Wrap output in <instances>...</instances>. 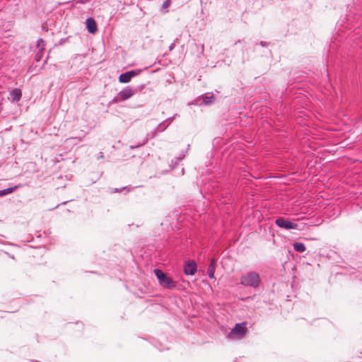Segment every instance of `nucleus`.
<instances>
[{"label": "nucleus", "instance_id": "obj_16", "mask_svg": "<svg viewBox=\"0 0 362 362\" xmlns=\"http://www.w3.org/2000/svg\"><path fill=\"white\" fill-rule=\"evenodd\" d=\"M147 141H148V139H145L142 143H141V144H137V145H136V146H130V148H131V149H134V148H139V147H140V146H144V145L147 142Z\"/></svg>", "mask_w": 362, "mask_h": 362}, {"label": "nucleus", "instance_id": "obj_18", "mask_svg": "<svg viewBox=\"0 0 362 362\" xmlns=\"http://www.w3.org/2000/svg\"><path fill=\"white\" fill-rule=\"evenodd\" d=\"M42 54H43V52H40L39 51V52L35 56L36 61L39 62L41 59V58L42 57Z\"/></svg>", "mask_w": 362, "mask_h": 362}, {"label": "nucleus", "instance_id": "obj_22", "mask_svg": "<svg viewBox=\"0 0 362 362\" xmlns=\"http://www.w3.org/2000/svg\"><path fill=\"white\" fill-rule=\"evenodd\" d=\"M119 192V189H117V188H115V189H114L112 190V192Z\"/></svg>", "mask_w": 362, "mask_h": 362}, {"label": "nucleus", "instance_id": "obj_23", "mask_svg": "<svg viewBox=\"0 0 362 362\" xmlns=\"http://www.w3.org/2000/svg\"><path fill=\"white\" fill-rule=\"evenodd\" d=\"M69 139H78V141H81V139L77 137H71Z\"/></svg>", "mask_w": 362, "mask_h": 362}, {"label": "nucleus", "instance_id": "obj_8", "mask_svg": "<svg viewBox=\"0 0 362 362\" xmlns=\"http://www.w3.org/2000/svg\"><path fill=\"white\" fill-rule=\"evenodd\" d=\"M86 24L87 30L90 33L94 34L97 32L98 26H97L96 21H95V19L93 18H91V17L88 18L86 19Z\"/></svg>", "mask_w": 362, "mask_h": 362}, {"label": "nucleus", "instance_id": "obj_9", "mask_svg": "<svg viewBox=\"0 0 362 362\" xmlns=\"http://www.w3.org/2000/svg\"><path fill=\"white\" fill-rule=\"evenodd\" d=\"M12 102H18L22 97V91L20 88H14L10 91Z\"/></svg>", "mask_w": 362, "mask_h": 362}, {"label": "nucleus", "instance_id": "obj_20", "mask_svg": "<svg viewBox=\"0 0 362 362\" xmlns=\"http://www.w3.org/2000/svg\"><path fill=\"white\" fill-rule=\"evenodd\" d=\"M260 45H261L262 47H264V46H266V45H267V43H266V42H262H262H260Z\"/></svg>", "mask_w": 362, "mask_h": 362}, {"label": "nucleus", "instance_id": "obj_21", "mask_svg": "<svg viewBox=\"0 0 362 362\" xmlns=\"http://www.w3.org/2000/svg\"><path fill=\"white\" fill-rule=\"evenodd\" d=\"M175 46V44L174 43H172L170 45V50L173 49V48Z\"/></svg>", "mask_w": 362, "mask_h": 362}, {"label": "nucleus", "instance_id": "obj_15", "mask_svg": "<svg viewBox=\"0 0 362 362\" xmlns=\"http://www.w3.org/2000/svg\"><path fill=\"white\" fill-rule=\"evenodd\" d=\"M170 4H171L170 0H165V1H164L163 4H162V8L165 9V8H168L170 6Z\"/></svg>", "mask_w": 362, "mask_h": 362}, {"label": "nucleus", "instance_id": "obj_4", "mask_svg": "<svg viewBox=\"0 0 362 362\" xmlns=\"http://www.w3.org/2000/svg\"><path fill=\"white\" fill-rule=\"evenodd\" d=\"M136 93V89H134L130 86H126L118 93L117 95L112 100L115 103L124 101L132 98Z\"/></svg>", "mask_w": 362, "mask_h": 362}, {"label": "nucleus", "instance_id": "obj_10", "mask_svg": "<svg viewBox=\"0 0 362 362\" xmlns=\"http://www.w3.org/2000/svg\"><path fill=\"white\" fill-rule=\"evenodd\" d=\"M21 187V185H15L13 187H11L0 190V197H4L8 194H11V193L15 192L18 188H19Z\"/></svg>", "mask_w": 362, "mask_h": 362}, {"label": "nucleus", "instance_id": "obj_6", "mask_svg": "<svg viewBox=\"0 0 362 362\" xmlns=\"http://www.w3.org/2000/svg\"><path fill=\"white\" fill-rule=\"evenodd\" d=\"M141 72L140 69H135L121 74L119 76V81L122 83H129L133 77L136 76Z\"/></svg>", "mask_w": 362, "mask_h": 362}, {"label": "nucleus", "instance_id": "obj_2", "mask_svg": "<svg viewBox=\"0 0 362 362\" xmlns=\"http://www.w3.org/2000/svg\"><path fill=\"white\" fill-rule=\"evenodd\" d=\"M247 333V322L237 323L227 334L228 339L238 340L243 339Z\"/></svg>", "mask_w": 362, "mask_h": 362}, {"label": "nucleus", "instance_id": "obj_17", "mask_svg": "<svg viewBox=\"0 0 362 362\" xmlns=\"http://www.w3.org/2000/svg\"><path fill=\"white\" fill-rule=\"evenodd\" d=\"M170 119H166L164 122H163L162 124H160V127H162L163 126V128L162 129V130H163L168 125H169L170 122Z\"/></svg>", "mask_w": 362, "mask_h": 362}, {"label": "nucleus", "instance_id": "obj_13", "mask_svg": "<svg viewBox=\"0 0 362 362\" xmlns=\"http://www.w3.org/2000/svg\"><path fill=\"white\" fill-rule=\"evenodd\" d=\"M36 45L40 52H43V51L45 49V42L42 38H39L37 40Z\"/></svg>", "mask_w": 362, "mask_h": 362}, {"label": "nucleus", "instance_id": "obj_1", "mask_svg": "<svg viewBox=\"0 0 362 362\" xmlns=\"http://www.w3.org/2000/svg\"><path fill=\"white\" fill-rule=\"evenodd\" d=\"M261 279L256 272H249L240 277V284L246 287H251L255 289L259 288Z\"/></svg>", "mask_w": 362, "mask_h": 362}, {"label": "nucleus", "instance_id": "obj_19", "mask_svg": "<svg viewBox=\"0 0 362 362\" xmlns=\"http://www.w3.org/2000/svg\"><path fill=\"white\" fill-rule=\"evenodd\" d=\"M88 0H76V3H80V4H84Z\"/></svg>", "mask_w": 362, "mask_h": 362}, {"label": "nucleus", "instance_id": "obj_7", "mask_svg": "<svg viewBox=\"0 0 362 362\" xmlns=\"http://www.w3.org/2000/svg\"><path fill=\"white\" fill-rule=\"evenodd\" d=\"M197 269V264L194 261H188L185 264L184 272L186 275H194Z\"/></svg>", "mask_w": 362, "mask_h": 362}, {"label": "nucleus", "instance_id": "obj_11", "mask_svg": "<svg viewBox=\"0 0 362 362\" xmlns=\"http://www.w3.org/2000/svg\"><path fill=\"white\" fill-rule=\"evenodd\" d=\"M214 273H215V262L214 259H211L209 267L208 268V275L211 279H214Z\"/></svg>", "mask_w": 362, "mask_h": 362}, {"label": "nucleus", "instance_id": "obj_5", "mask_svg": "<svg viewBox=\"0 0 362 362\" xmlns=\"http://www.w3.org/2000/svg\"><path fill=\"white\" fill-rule=\"evenodd\" d=\"M275 223L278 227L284 228V229H287V230H288V229L299 230L300 229L298 223L291 221L286 219L283 217H279L278 218H276L275 221Z\"/></svg>", "mask_w": 362, "mask_h": 362}, {"label": "nucleus", "instance_id": "obj_12", "mask_svg": "<svg viewBox=\"0 0 362 362\" xmlns=\"http://www.w3.org/2000/svg\"><path fill=\"white\" fill-rule=\"evenodd\" d=\"M293 248L296 251L299 252H303L305 251V246L302 243H296L293 244Z\"/></svg>", "mask_w": 362, "mask_h": 362}, {"label": "nucleus", "instance_id": "obj_3", "mask_svg": "<svg viewBox=\"0 0 362 362\" xmlns=\"http://www.w3.org/2000/svg\"><path fill=\"white\" fill-rule=\"evenodd\" d=\"M153 272L158 280L159 284L161 286L169 289H173L176 287V283L160 269H154Z\"/></svg>", "mask_w": 362, "mask_h": 362}, {"label": "nucleus", "instance_id": "obj_14", "mask_svg": "<svg viewBox=\"0 0 362 362\" xmlns=\"http://www.w3.org/2000/svg\"><path fill=\"white\" fill-rule=\"evenodd\" d=\"M214 99V95L204 96L203 98V102H204V104L209 105V104H210L213 101Z\"/></svg>", "mask_w": 362, "mask_h": 362}]
</instances>
